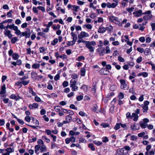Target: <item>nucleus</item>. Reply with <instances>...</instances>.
<instances>
[{"mask_svg":"<svg viewBox=\"0 0 155 155\" xmlns=\"http://www.w3.org/2000/svg\"><path fill=\"white\" fill-rule=\"evenodd\" d=\"M85 44L86 47L91 52H93L94 51L95 48L93 47L96 45V44L95 41H87Z\"/></svg>","mask_w":155,"mask_h":155,"instance_id":"obj_1","label":"nucleus"},{"mask_svg":"<svg viewBox=\"0 0 155 155\" xmlns=\"http://www.w3.org/2000/svg\"><path fill=\"white\" fill-rule=\"evenodd\" d=\"M109 20L111 22H114L116 24L119 25L120 26H121V24H120V22L118 18L115 16H110L108 17Z\"/></svg>","mask_w":155,"mask_h":155,"instance_id":"obj_2","label":"nucleus"},{"mask_svg":"<svg viewBox=\"0 0 155 155\" xmlns=\"http://www.w3.org/2000/svg\"><path fill=\"white\" fill-rule=\"evenodd\" d=\"M149 102L148 101H144L143 104H142L141 106L143 109V112L146 113L147 111L148 110V106L149 104Z\"/></svg>","mask_w":155,"mask_h":155,"instance_id":"obj_3","label":"nucleus"},{"mask_svg":"<svg viewBox=\"0 0 155 155\" xmlns=\"http://www.w3.org/2000/svg\"><path fill=\"white\" fill-rule=\"evenodd\" d=\"M31 34L30 29L27 28L26 29V30L25 31L22 32L21 36H25L26 38H29Z\"/></svg>","mask_w":155,"mask_h":155,"instance_id":"obj_4","label":"nucleus"},{"mask_svg":"<svg viewBox=\"0 0 155 155\" xmlns=\"http://www.w3.org/2000/svg\"><path fill=\"white\" fill-rule=\"evenodd\" d=\"M89 36V34L85 31H81L80 34L78 35V38L79 39H81L85 37H87Z\"/></svg>","mask_w":155,"mask_h":155,"instance_id":"obj_5","label":"nucleus"},{"mask_svg":"<svg viewBox=\"0 0 155 155\" xmlns=\"http://www.w3.org/2000/svg\"><path fill=\"white\" fill-rule=\"evenodd\" d=\"M4 35L8 37L9 39H11L13 37V35L11 33L10 30L8 29H5L4 31Z\"/></svg>","mask_w":155,"mask_h":155,"instance_id":"obj_6","label":"nucleus"},{"mask_svg":"<svg viewBox=\"0 0 155 155\" xmlns=\"http://www.w3.org/2000/svg\"><path fill=\"white\" fill-rule=\"evenodd\" d=\"M115 3H113L111 4L110 3L108 2L107 5V8H114L118 5V2L117 0L115 1Z\"/></svg>","mask_w":155,"mask_h":155,"instance_id":"obj_7","label":"nucleus"},{"mask_svg":"<svg viewBox=\"0 0 155 155\" xmlns=\"http://www.w3.org/2000/svg\"><path fill=\"white\" fill-rule=\"evenodd\" d=\"M109 72L105 68H102L99 71L101 74L108 75Z\"/></svg>","mask_w":155,"mask_h":155,"instance_id":"obj_8","label":"nucleus"},{"mask_svg":"<svg viewBox=\"0 0 155 155\" xmlns=\"http://www.w3.org/2000/svg\"><path fill=\"white\" fill-rule=\"evenodd\" d=\"M39 149L40 150V152L41 153L45 152L47 151V147L46 146L44 145L40 146H38Z\"/></svg>","mask_w":155,"mask_h":155,"instance_id":"obj_9","label":"nucleus"},{"mask_svg":"<svg viewBox=\"0 0 155 155\" xmlns=\"http://www.w3.org/2000/svg\"><path fill=\"white\" fill-rule=\"evenodd\" d=\"M142 11L141 10H139L136 12H134L133 14L134 15L135 17H139L142 15Z\"/></svg>","mask_w":155,"mask_h":155,"instance_id":"obj_10","label":"nucleus"},{"mask_svg":"<svg viewBox=\"0 0 155 155\" xmlns=\"http://www.w3.org/2000/svg\"><path fill=\"white\" fill-rule=\"evenodd\" d=\"M139 124L142 128H145L147 127L148 124L147 123L140 121L139 122Z\"/></svg>","mask_w":155,"mask_h":155,"instance_id":"obj_11","label":"nucleus"},{"mask_svg":"<svg viewBox=\"0 0 155 155\" xmlns=\"http://www.w3.org/2000/svg\"><path fill=\"white\" fill-rule=\"evenodd\" d=\"M71 35L72 37L73 41L75 42L77 39V35L73 32H71Z\"/></svg>","mask_w":155,"mask_h":155,"instance_id":"obj_12","label":"nucleus"},{"mask_svg":"<svg viewBox=\"0 0 155 155\" xmlns=\"http://www.w3.org/2000/svg\"><path fill=\"white\" fill-rule=\"evenodd\" d=\"M105 28L104 27H100L98 29L97 31L99 33H103L106 31Z\"/></svg>","mask_w":155,"mask_h":155,"instance_id":"obj_13","label":"nucleus"},{"mask_svg":"<svg viewBox=\"0 0 155 155\" xmlns=\"http://www.w3.org/2000/svg\"><path fill=\"white\" fill-rule=\"evenodd\" d=\"M142 76L144 78H146L148 76V74L147 72H142L138 74V76Z\"/></svg>","mask_w":155,"mask_h":155,"instance_id":"obj_14","label":"nucleus"},{"mask_svg":"<svg viewBox=\"0 0 155 155\" xmlns=\"http://www.w3.org/2000/svg\"><path fill=\"white\" fill-rule=\"evenodd\" d=\"M77 84V82L75 80L71 79L70 81V87H71L75 85H76Z\"/></svg>","mask_w":155,"mask_h":155,"instance_id":"obj_15","label":"nucleus"},{"mask_svg":"<svg viewBox=\"0 0 155 155\" xmlns=\"http://www.w3.org/2000/svg\"><path fill=\"white\" fill-rule=\"evenodd\" d=\"M5 151H6L7 153L10 154L12 153L14 151V149L11 147H8L5 150Z\"/></svg>","mask_w":155,"mask_h":155,"instance_id":"obj_16","label":"nucleus"},{"mask_svg":"<svg viewBox=\"0 0 155 155\" xmlns=\"http://www.w3.org/2000/svg\"><path fill=\"white\" fill-rule=\"evenodd\" d=\"M152 17V15H145L143 16V19L145 20H147L151 19Z\"/></svg>","mask_w":155,"mask_h":155,"instance_id":"obj_17","label":"nucleus"},{"mask_svg":"<svg viewBox=\"0 0 155 155\" xmlns=\"http://www.w3.org/2000/svg\"><path fill=\"white\" fill-rule=\"evenodd\" d=\"M132 117H134L133 120L134 121H136L138 118V115L135 113H133L132 114Z\"/></svg>","mask_w":155,"mask_h":155,"instance_id":"obj_18","label":"nucleus"},{"mask_svg":"<svg viewBox=\"0 0 155 155\" xmlns=\"http://www.w3.org/2000/svg\"><path fill=\"white\" fill-rule=\"evenodd\" d=\"M6 87L5 84L2 86L0 93H3L6 94Z\"/></svg>","mask_w":155,"mask_h":155,"instance_id":"obj_19","label":"nucleus"},{"mask_svg":"<svg viewBox=\"0 0 155 155\" xmlns=\"http://www.w3.org/2000/svg\"><path fill=\"white\" fill-rule=\"evenodd\" d=\"M79 134H80V132H74L73 130H71L69 132L70 135H72V136H73V135H78Z\"/></svg>","mask_w":155,"mask_h":155,"instance_id":"obj_20","label":"nucleus"},{"mask_svg":"<svg viewBox=\"0 0 155 155\" xmlns=\"http://www.w3.org/2000/svg\"><path fill=\"white\" fill-rule=\"evenodd\" d=\"M9 98L10 99L15 100L16 101H17L19 100V98H18L15 94H11L9 96Z\"/></svg>","mask_w":155,"mask_h":155,"instance_id":"obj_21","label":"nucleus"},{"mask_svg":"<svg viewBox=\"0 0 155 155\" xmlns=\"http://www.w3.org/2000/svg\"><path fill=\"white\" fill-rule=\"evenodd\" d=\"M83 28L86 27L88 29H91L92 28V26L90 24H87L83 25Z\"/></svg>","mask_w":155,"mask_h":155,"instance_id":"obj_22","label":"nucleus"},{"mask_svg":"<svg viewBox=\"0 0 155 155\" xmlns=\"http://www.w3.org/2000/svg\"><path fill=\"white\" fill-rule=\"evenodd\" d=\"M85 69L84 68H81V75L82 76H84L85 75Z\"/></svg>","mask_w":155,"mask_h":155,"instance_id":"obj_23","label":"nucleus"},{"mask_svg":"<svg viewBox=\"0 0 155 155\" xmlns=\"http://www.w3.org/2000/svg\"><path fill=\"white\" fill-rule=\"evenodd\" d=\"M38 145H36V146H41L44 145L43 141L41 139H39L38 140Z\"/></svg>","mask_w":155,"mask_h":155,"instance_id":"obj_24","label":"nucleus"},{"mask_svg":"<svg viewBox=\"0 0 155 155\" xmlns=\"http://www.w3.org/2000/svg\"><path fill=\"white\" fill-rule=\"evenodd\" d=\"M29 92L30 94H31L32 96H35L36 95V93L33 91L32 88H29Z\"/></svg>","mask_w":155,"mask_h":155,"instance_id":"obj_25","label":"nucleus"},{"mask_svg":"<svg viewBox=\"0 0 155 155\" xmlns=\"http://www.w3.org/2000/svg\"><path fill=\"white\" fill-rule=\"evenodd\" d=\"M70 87L71 88V90L72 91H75L78 90V87L76 85L72 86Z\"/></svg>","mask_w":155,"mask_h":155,"instance_id":"obj_26","label":"nucleus"},{"mask_svg":"<svg viewBox=\"0 0 155 155\" xmlns=\"http://www.w3.org/2000/svg\"><path fill=\"white\" fill-rule=\"evenodd\" d=\"M144 52L146 55H147L150 52V50L149 48H146L145 49V51H144Z\"/></svg>","mask_w":155,"mask_h":155,"instance_id":"obj_27","label":"nucleus"},{"mask_svg":"<svg viewBox=\"0 0 155 155\" xmlns=\"http://www.w3.org/2000/svg\"><path fill=\"white\" fill-rule=\"evenodd\" d=\"M72 118L71 117L67 115L66 117V120L68 122V123H70L71 121Z\"/></svg>","mask_w":155,"mask_h":155,"instance_id":"obj_28","label":"nucleus"},{"mask_svg":"<svg viewBox=\"0 0 155 155\" xmlns=\"http://www.w3.org/2000/svg\"><path fill=\"white\" fill-rule=\"evenodd\" d=\"M40 65L39 64H34L32 65V67L33 68L37 69L40 67Z\"/></svg>","mask_w":155,"mask_h":155,"instance_id":"obj_29","label":"nucleus"},{"mask_svg":"<svg viewBox=\"0 0 155 155\" xmlns=\"http://www.w3.org/2000/svg\"><path fill=\"white\" fill-rule=\"evenodd\" d=\"M130 127L132 130H137L139 128V127H138V128H137L136 127V125L135 124H132L130 126Z\"/></svg>","mask_w":155,"mask_h":155,"instance_id":"obj_30","label":"nucleus"},{"mask_svg":"<svg viewBox=\"0 0 155 155\" xmlns=\"http://www.w3.org/2000/svg\"><path fill=\"white\" fill-rule=\"evenodd\" d=\"M11 39V42L12 44L15 43L18 41V39L16 37L12 38Z\"/></svg>","mask_w":155,"mask_h":155,"instance_id":"obj_31","label":"nucleus"},{"mask_svg":"<svg viewBox=\"0 0 155 155\" xmlns=\"http://www.w3.org/2000/svg\"><path fill=\"white\" fill-rule=\"evenodd\" d=\"M80 8L79 6H76L75 5H73V8L72 9V10L73 11H75V12H78V10Z\"/></svg>","mask_w":155,"mask_h":155,"instance_id":"obj_32","label":"nucleus"},{"mask_svg":"<svg viewBox=\"0 0 155 155\" xmlns=\"http://www.w3.org/2000/svg\"><path fill=\"white\" fill-rule=\"evenodd\" d=\"M96 83H93L92 86V91L94 93H95L96 91Z\"/></svg>","mask_w":155,"mask_h":155,"instance_id":"obj_33","label":"nucleus"},{"mask_svg":"<svg viewBox=\"0 0 155 155\" xmlns=\"http://www.w3.org/2000/svg\"><path fill=\"white\" fill-rule=\"evenodd\" d=\"M58 42V39L57 38L54 39L53 41L51 42V44L52 45H55Z\"/></svg>","mask_w":155,"mask_h":155,"instance_id":"obj_34","label":"nucleus"},{"mask_svg":"<svg viewBox=\"0 0 155 155\" xmlns=\"http://www.w3.org/2000/svg\"><path fill=\"white\" fill-rule=\"evenodd\" d=\"M19 56L18 54L14 53L12 55V58L15 60H16L18 58Z\"/></svg>","mask_w":155,"mask_h":155,"instance_id":"obj_35","label":"nucleus"},{"mask_svg":"<svg viewBox=\"0 0 155 155\" xmlns=\"http://www.w3.org/2000/svg\"><path fill=\"white\" fill-rule=\"evenodd\" d=\"M134 7H131V8H127L126 10L129 12L131 13V12L134 11Z\"/></svg>","mask_w":155,"mask_h":155,"instance_id":"obj_36","label":"nucleus"},{"mask_svg":"<svg viewBox=\"0 0 155 155\" xmlns=\"http://www.w3.org/2000/svg\"><path fill=\"white\" fill-rule=\"evenodd\" d=\"M106 30L109 31H111L113 30V27L111 25H110L105 28Z\"/></svg>","mask_w":155,"mask_h":155,"instance_id":"obj_37","label":"nucleus"},{"mask_svg":"<svg viewBox=\"0 0 155 155\" xmlns=\"http://www.w3.org/2000/svg\"><path fill=\"white\" fill-rule=\"evenodd\" d=\"M88 147L91 149L92 150L94 151L95 150V148L92 143L89 144L88 145Z\"/></svg>","mask_w":155,"mask_h":155,"instance_id":"obj_38","label":"nucleus"},{"mask_svg":"<svg viewBox=\"0 0 155 155\" xmlns=\"http://www.w3.org/2000/svg\"><path fill=\"white\" fill-rule=\"evenodd\" d=\"M93 143L96 145L97 146L101 145L103 143L102 142L99 141H97L96 140H94L93 141Z\"/></svg>","mask_w":155,"mask_h":155,"instance_id":"obj_39","label":"nucleus"},{"mask_svg":"<svg viewBox=\"0 0 155 155\" xmlns=\"http://www.w3.org/2000/svg\"><path fill=\"white\" fill-rule=\"evenodd\" d=\"M151 147V146L150 145H148L146 146V149L147 150L146 152H147L148 153H149V151L150 150Z\"/></svg>","mask_w":155,"mask_h":155,"instance_id":"obj_40","label":"nucleus"},{"mask_svg":"<svg viewBox=\"0 0 155 155\" xmlns=\"http://www.w3.org/2000/svg\"><path fill=\"white\" fill-rule=\"evenodd\" d=\"M69 84L68 82L66 81H64L62 83V85L64 87H67Z\"/></svg>","mask_w":155,"mask_h":155,"instance_id":"obj_41","label":"nucleus"},{"mask_svg":"<svg viewBox=\"0 0 155 155\" xmlns=\"http://www.w3.org/2000/svg\"><path fill=\"white\" fill-rule=\"evenodd\" d=\"M29 82V81H21V83L24 85L25 86L28 84Z\"/></svg>","mask_w":155,"mask_h":155,"instance_id":"obj_42","label":"nucleus"},{"mask_svg":"<svg viewBox=\"0 0 155 155\" xmlns=\"http://www.w3.org/2000/svg\"><path fill=\"white\" fill-rule=\"evenodd\" d=\"M79 114L82 117H86L87 116L85 113L82 111H80L79 113Z\"/></svg>","mask_w":155,"mask_h":155,"instance_id":"obj_43","label":"nucleus"},{"mask_svg":"<svg viewBox=\"0 0 155 155\" xmlns=\"http://www.w3.org/2000/svg\"><path fill=\"white\" fill-rule=\"evenodd\" d=\"M37 35H41L44 38H45L46 37L45 34L43 32H39L38 33Z\"/></svg>","mask_w":155,"mask_h":155,"instance_id":"obj_44","label":"nucleus"},{"mask_svg":"<svg viewBox=\"0 0 155 155\" xmlns=\"http://www.w3.org/2000/svg\"><path fill=\"white\" fill-rule=\"evenodd\" d=\"M31 76L32 78H35L37 75V74L34 71H32L31 73Z\"/></svg>","mask_w":155,"mask_h":155,"instance_id":"obj_45","label":"nucleus"},{"mask_svg":"<svg viewBox=\"0 0 155 155\" xmlns=\"http://www.w3.org/2000/svg\"><path fill=\"white\" fill-rule=\"evenodd\" d=\"M137 49L138 51L141 53H143L144 51L143 49L140 47L137 48Z\"/></svg>","mask_w":155,"mask_h":155,"instance_id":"obj_46","label":"nucleus"},{"mask_svg":"<svg viewBox=\"0 0 155 155\" xmlns=\"http://www.w3.org/2000/svg\"><path fill=\"white\" fill-rule=\"evenodd\" d=\"M42 138L43 140H46V142L47 143H49L50 142V139L47 138L45 136H42Z\"/></svg>","mask_w":155,"mask_h":155,"instance_id":"obj_47","label":"nucleus"},{"mask_svg":"<svg viewBox=\"0 0 155 155\" xmlns=\"http://www.w3.org/2000/svg\"><path fill=\"white\" fill-rule=\"evenodd\" d=\"M85 59V58L84 56H81L78 57L77 60L79 61H81L82 60H84Z\"/></svg>","mask_w":155,"mask_h":155,"instance_id":"obj_48","label":"nucleus"},{"mask_svg":"<svg viewBox=\"0 0 155 155\" xmlns=\"http://www.w3.org/2000/svg\"><path fill=\"white\" fill-rule=\"evenodd\" d=\"M86 140L84 138H80L79 143H86Z\"/></svg>","mask_w":155,"mask_h":155,"instance_id":"obj_49","label":"nucleus"},{"mask_svg":"<svg viewBox=\"0 0 155 155\" xmlns=\"http://www.w3.org/2000/svg\"><path fill=\"white\" fill-rule=\"evenodd\" d=\"M25 120L28 122H30L31 120V118L29 116H26L25 118Z\"/></svg>","mask_w":155,"mask_h":155,"instance_id":"obj_50","label":"nucleus"},{"mask_svg":"<svg viewBox=\"0 0 155 155\" xmlns=\"http://www.w3.org/2000/svg\"><path fill=\"white\" fill-rule=\"evenodd\" d=\"M105 51L104 49H103L102 50L101 52H99V55L100 56H104L105 54Z\"/></svg>","mask_w":155,"mask_h":155,"instance_id":"obj_51","label":"nucleus"},{"mask_svg":"<svg viewBox=\"0 0 155 155\" xmlns=\"http://www.w3.org/2000/svg\"><path fill=\"white\" fill-rule=\"evenodd\" d=\"M126 117L127 118L131 119L132 118V115L131 116L130 114V113L128 112L126 114Z\"/></svg>","mask_w":155,"mask_h":155,"instance_id":"obj_52","label":"nucleus"},{"mask_svg":"<svg viewBox=\"0 0 155 155\" xmlns=\"http://www.w3.org/2000/svg\"><path fill=\"white\" fill-rule=\"evenodd\" d=\"M118 60L119 61L122 62H124L125 61L124 59L121 56L118 57Z\"/></svg>","mask_w":155,"mask_h":155,"instance_id":"obj_53","label":"nucleus"},{"mask_svg":"<svg viewBox=\"0 0 155 155\" xmlns=\"http://www.w3.org/2000/svg\"><path fill=\"white\" fill-rule=\"evenodd\" d=\"M109 141L107 137H105L102 138V141L104 143H106Z\"/></svg>","mask_w":155,"mask_h":155,"instance_id":"obj_54","label":"nucleus"},{"mask_svg":"<svg viewBox=\"0 0 155 155\" xmlns=\"http://www.w3.org/2000/svg\"><path fill=\"white\" fill-rule=\"evenodd\" d=\"M105 50L106 51V53L107 54L110 53V51L108 46H107L106 47Z\"/></svg>","mask_w":155,"mask_h":155,"instance_id":"obj_55","label":"nucleus"},{"mask_svg":"<svg viewBox=\"0 0 155 155\" xmlns=\"http://www.w3.org/2000/svg\"><path fill=\"white\" fill-rule=\"evenodd\" d=\"M54 109L55 111L56 112L59 111L60 110V107L59 106H56L55 107Z\"/></svg>","mask_w":155,"mask_h":155,"instance_id":"obj_56","label":"nucleus"},{"mask_svg":"<svg viewBox=\"0 0 155 155\" xmlns=\"http://www.w3.org/2000/svg\"><path fill=\"white\" fill-rule=\"evenodd\" d=\"M21 33L22 32H21L18 29L15 32V34L18 35H21Z\"/></svg>","mask_w":155,"mask_h":155,"instance_id":"obj_57","label":"nucleus"},{"mask_svg":"<svg viewBox=\"0 0 155 155\" xmlns=\"http://www.w3.org/2000/svg\"><path fill=\"white\" fill-rule=\"evenodd\" d=\"M37 8L40 10H41L43 12H45V8L44 7L39 6L37 7Z\"/></svg>","mask_w":155,"mask_h":155,"instance_id":"obj_58","label":"nucleus"},{"mask_svg":"<svg viewBox=\"0 0 155 155\" xmlns=\"http://www.w3.org/2000/svg\"><path fill=\"white\" fill-rule=\"evenodd\" d=\"M75 44V42L73 41H69L67 44L68 45H73Z\"/></svg>","mask_w":155,"mask_h":155,"instance_id":"obj_59","label":"nucleus"},{"mask_svg":"<svg viewBox=\"0 0 155 155\" xmlns=\"http://www.w3.org/2000/svg\"><path fill=\"white\" fill-rule=\"evenodd\" d=\"M69 139H70V140L71 142H74L75 141L76 139L75 138L73 137V136H71L70 137V138H69Z\"/></svg>","mask_w":155,"mask_h":155,"instance_id":"obj_60","label":"nucleus"},{"mask_svg":"<svg viewBox=\"0 0 155 155\" xmlns=\"http://www.w3.org/2000/svg\"><path fill=\"white\" fill-rule=\"evenodd\" d=\"M120 124L119 123H117L114 127V129L115 130H118L120 128Z\"/></svg>","mask_w":155,"mask_h":155,"instance_id":"obj_61","label":"nucleus"},{"mask_svg":"<svg viewBox=\"0 0 155 155\" xmlns=\"http://www.w3.org/2000/svg\"><path fill=\"white\" fill-rule=\"evenodd\" d=\"M139 41L142 43L144 42L145 41V38L143 37H141L139 38Z\"/></svg>","mask_w":155,"mask_h":155,"instance_id":"obj_62","label":"nucleus"},{"mask_svg":"<svg viewBox=\"0 0 155 155\" xmlns=\"http://www.w3.org/2000/svg\"><path fill=\"white\" fill-rule=\"evenodd\" d=\"M35 100L38 102H40L41 100L40 97L38 96H36L35 98Z\"/></svg>","mask_w":155,"mask_h":155,"instance_id":"obj_63","label":"nucleus"},{"mask_svg":"<svg viewBox=\"0 0 155 155\" xmlns=\"http://www.w3.org/2000/svg\"><path fill=\"white\" fill-rule=\"evenodd\" d=\"M21 23V20L19 19H17L15 21V23L17 25L20 24Z\"/></svg>","mask_w":155,"mask_h":155,"instance_id":"obj_64","label":"nucleus"}]
</instances>
